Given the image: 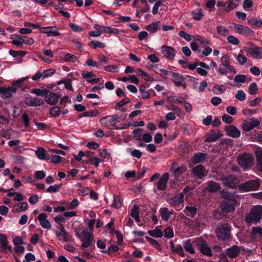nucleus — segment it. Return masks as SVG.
Masks as SVG:
<instances>
[{
  "instance_id": "1",
  "label": "nucleus",
  "mask_w": 262,
  "mask_h": 262,
  "mask_svg": "<svg viewBox=\"0 0 262 262\" xmlns=\"http://www.w3.org/2000/svg\"><path fill=\"white\" fill-rule=\"evenodd\" d=\"M262 217V206L256 205L252 207L245 217V222L248 224H257Z\"/></svg>"
},
{
  "instance_id": "2",
  "label": "nucleus",
  "mask_w": 262,
  "mask_h": 262,
  "mask_svg": "<svg viewBox=\"0 0 262 262\" xmlns=\"http://www.w3.org/2000/svg\"><path fill=\"white\" fill-rule=\"evenodd\" d=\"M237 161L238 165L245 170L250 169L254 164V158L250 154H240Z\"/></svg>"
},
{
  "instance_id": "3",
  "label": "nucleus",
  "mask_w": 262,
  "mask_h": 262,
  "mask_svg": "<svg viewBox=\"0 0 262 262\" xmlns=\"http://www.w3.org/2000/svg\"><path fill=\"white\" fill-rule=\"evenodd\" d=\"M220 180L222 181L224 186L227 187L235 189L239 183L238 177L234 174L228 176H222Z\"/></svg>"
},
{
  "instance_id": "4",
  "label": "nucleus",
  "mask_w": 262,
  "mask_h": 262,
  "mask_svg": "<svg viewBox=\"0 0 262 262\" xmlns=\"http://www.w3.org/2000/svg\"><path fill=\"white\" fill-rule=\"evenodd\" d=\"M260 186L258 179L250 180L238 186V189L241 191L248 192L250 191H255Z\"/></svg>"
},
{
  "instance_id": "5",
  "label": "nucleus",
  "mask_w": 262,
  "mask_h": 262,
  "mask_svg": "<svg viewBox=\"0 0 262 262\" xmlns=\"http://www.w3.org/2000/svg\"><path fill=\"white\" fill-rule=\"evenodd\" d=\"M231 227L228 224L219 226L216 230L217 238L222 241L228 240L231 238Z\"/></svg>"
},
{
  "instance_id": "6",
  "label": "nucleus",
  "mask_w": 262,
  "mask_h": 262,
  "mask_svg": "<svg viewBox=\"0 0 262 262\" xmlns=\"http://www.w3.org/2000/svg\"><path fill=\"white\" fill-rule=\"evenodd\" d=\"M77 234L82 240L81 247L83 248L89 247L93 241V235L86 229L83 230L80 234L77 232Z\"/></svg>"
},
{
  "instance_id": "7",
  "label": "nucleus",
  "mask_w": 262,
  "mask_h": 262,
  "mask_svg": "<svg viewBox=\"0 0 262 262\" xmlns=\"http://www.w3.org/2000/svg\"><path fill=\"white\" fill-rule=\"evenodd\" d=\"M196 245L201 252L204 255L207 256L212 255L211 249L208 247L206 242L203 239H200L196 241Z\"/></svg>"
},
{
  "instance_id": "8",
  "label": "nucleus",
  "mask_w": 262,
  "mask_h": 262,
  "mask_svg": "<svg viewBox=\"0 0 262 262\" xmlns=\"http://www.w3.org/2000/svg\"><path fill=\"white\" fill-rule=\"evenodd\" d=\"M260 124L259 121L255 118H252L249 120H245L243 121L242 127L245 132H248L252 129L254 127H257Z\"/></svg>"
},
{
  "instance_id": "9",
  "label": "nucleus",
  "mask_w": 262,
  "mask_h": 262,
  "mask_svg": "<svg viewBox=\"0 0 262 262\" xmlns=\"http://www.w3.org/2000/svg\"><path fill=\"white\" fill-rule=\"evenodd\" d=\"M244 50L249 53L251 56L256 58H262V48L254 46L253 47H245Z\"/></svg>"
},
{
  "instance_id": "10",
  "label": "nucleus",
  "mask_w": 262,
  "mask_h": 262,
  "mask_svg": "<svg viewBox=\"0 0 262 262\" xmlns=\"http://www.w3.org/2000/svg\"><path fill=\"white\" fill-rule=\"evenodd\" d=\"M24 103L26 105L29 106H38L44 104L43 101L39 98L32 97L31 96L27 97L25 98Z\"/></svg>"
},
{
  "instance_id": "11",
  "label": "nucleus",
  "mask_w": 262,
  "mask_h": 262,
  "mask_svg": "<svg viewBox=\"0 0 262 262\" xmlns=\"http://www.w3.org/2000/svg\"><path fill=\"white\" fill-rule=\"evenodd\" d=\"M192 172L195 177L200 179L207 175L205 167L201 164L194 166L192 169Z\"/></svg>"
},
{
  "instance_id": "12",
  "label": "nucleus",
  "mask_w": 262,
  "mask_h": 262,
  "mask_svg": "<svg viewBox=\"0 0 262 262\" xmlns=\"http://www.w3.org/2000/svg\"><path fill=\"white\" fill-rule=\"evenodd\" d=\"M236 203L237 202L224 201L222 202L220 207L223 212L227 213L235 210Z\"/></svg>"
},
{
  "instance_id": "13",
  "label": "nucleus",
  "mask_w": 262,
  "mask_h": 262,
  "mask_svg": "<svg viewBox=\"0 0 262 262\" xmlns=\"http://www.w3.org/2000/svg\"><path fill=\"white\" fill-rule=\"evenodd\" d=\"M161 52L164 57L168 59H172L176 55V51L173 48L167 46L161 47Z\"/></svg>"
},
{
  "instance_id": "14",
  "label": "nucleus",
  "mask_w": 262,
  "mask_h": 262,
  "mask_svg": "<svg viewBox=\"0 0 262 262\" xmlns=\"http://www.w3.org/2000/svg\"><path fill=\"white\" fill-rule=\"evenodd\" d=\"M222 136V134L220 133L219 130H211L207 134L205 142L208 143L214 142L219 139Z\"/></svg>"
},
{
  "instance_id": "15",
  "label": "nucleus",
  "mask_w": 262,
  "mask_h": 262,
  "mask_svg": "<svg viewBox=\"0 0 262 262\" xmlns=\"http://www.w3.org/2000/svg\"><path fill=\"white\" fill-rule=\"evenodd\" d=\"M225 130L227 133V135L232 138H238L241 135V132L234 125H229L226 126Z\"/></svg>"
},
{
  "instance_id": "16",
  "label": "nucleus",
  "mask_w": 262,
  "mask_h": 262,
  "mask_svg": "<svg viewBox=\"0 0 262 262\" xmlns=\"http://www.w3.org/2000/svg\"><path fill=\"white\" fill-rule=\"evenodd\" d=\"M241 250V247L234 245L226 250V254L230 258H234L239 255Z\"/></svg>"
},
{
  "instance_id": "17",
  "label": "nucleus",
  "mask_w": 262,
  "mask_h": 262,
  "mask_svg": "<svg viewBox=\"0 0 262 262\" xmlns=\"http://www.w3.org/2000/svg\"><path fill=\"white\" fill-rule=\"evenodd\" d=\"M234 27L236 33L244 35H249L253 33V31L247 26L234 24Z\"/></svg>"
},
{
  "instance_id": "18",
  "label": "nucleus",
  "mask_w": 262,
  "mask_h": 262,
  "mask_svg": "<svg viewBox=\"0 0 262 262\" xmlns=\"http://www.w3.org/2000/svg\"><path fill=\"white\" fill-rule=\"evenodd\" d=\"M207 155L205 153L199 152L194 155L193 157L190 159V162L193 164H196L201 162H204L206 161Z\"/></svg>"
},
{
  "instance_id": "19",
  "label": "nucleus",
  "mask_w": 262,
  "mask_h": 262,
  "mask_svg": "<svg viewBox=\"0 0 262 262\" xmlns=\"http://www.w3.org/2000/svg\"><path fill=\"white\" fill-rule=\"evenodd\" d=\"M172 80L177 86H182L184 88H185L186 86V82H184L183 83L184 78L182 75L178 73H172Z\"/></svg>"
},
{
  "instance_id": "20",
  "label": "nucleus",
  "mask_w": 262,
  "mask_h": 262,
  "mask_svg": "<svg viewBox=\"0 0 262 262\" xmlns=\"http://www.w3.org/2000/svg\"><path fill=\"white\" fill-rule=\"evenodd\" d=\"M16 91V88L14 87L2 88L0 86V93L3 98H9L12 96Z\"/></svg>"
},
{
  "instance_id": "21",
  "label": "nucleus",
  "mask_w": 262,
  "mask_h": 262,
  "mask_svg": "<svg viewBox=\"0 0 262 262\" xmlns=\"http://www.w3.org/2000/svg\"><path fill=\"white\" fill-rule=\"evenodd\" d=\"M169 179V173H164L157 183V189L160 190H163L166 188V184Z\"/></svg>"
},
{
  "instance_id": "22",
  "label": "nucleus",
  "mask_w": 262,
  "mask_h": 262,
  "mask_svg": "<svg viewBox=\"0 0 262 262\" xmlns=\"http://www.w3.org/2000/svg\"><path fill=\"white\" fill-rule=\"evenodd\" d=\"M221 189L220 185L213 181H209L204 190L209 192H215Z\"/></svg>"
},
{
  "instance_id": "23",
  "label": "nucleus",
  "mask_w": 262,
  "mask_h": 262,
  "mask_svg": "<svg viewBox=\"0 0 262 262\" xmlns=\"http://www.w3.org/2000/svg\"><path fill=\"white\" fill-rule=\"evenodd\" d=\"M38 220L42 227L47 229L51 228V224L49 221L47 220V215L46 214H39L38 216Z\"/></svg>"
},
{
  "instance_id": "24",
  "label": "nucleus",
  "mask_w": 262,
  "mask_h": 262,
  "mask_svg": "<svg viewBox=\"0 0 262 262\" xmlns=\"http://www.w3.org/2000/svg\"><path fill=\"white\" fill-rule=\"evenodd\" d=\"M183 199H184V194L182 192L177 194L175 195L174 196H172L169 201V203L172 206H176L177 205H179L181 203L183 202Z\"/></svg>"
},
{
  "instance_id": "25",
  "label": "nucleus",
  "mask_w": 262,
  "mask_h": 262,
  "mask_svg": "<svg viewBox=\"0 0 262 262\" xmlns=\"http://www.w3.org/2000/svg\"><path fill=\"white\" fill-rule=\"evenodd\" d=\"M59 96L57 94L50 93L49 95L45 96L46 102L50 105H55L58 101Z\"/></svg>"
},
{
  "instance_id": "26",
  "label": "nucleus",
  "mask_w": 262,
  "mask_h": 262,
  "mask_svg": "<svg viewBox=\"0 0 262 262\" xmlns=\"http://www.w3.org/2000/svg\"><path fill=\"white\" fill-rule=\"evenodd\" d=\"M28 207V205L27 202H20L13 206L12 212L14 213H18L26 210Z\"/></svg>"
},
{
  "instance_id": "27",
  "label": "nucleus",
  "mask_w": 262,
  "mask_h": 262,
  "mask_svg": "<svg viewBox=\"0 0 262 262\" xmlns=\"http://www.w3.org/2000/svg\"><path fill=\"white\" fill-rule=\"evenodd\" d=\"M37 157L40 160L50 159V156L47 154L46 150L42 147H38L35 152Z\"/></svg>"
},
{
  "instance_id": "28",
  "label": "nucleus",
  "mask_w": 262,
  "mask_h": 262,
  "mask_svg": "<svg viewBox=\"0 0 262 262\" xmlns=\"http://www.w3.org/2000/svg\"><path fill=\"white\" fill-rule=\"evenodd\" d=\"M173 210L169 211L166 207L161 208L159 210L160 215L163 220L167 221L168 220L170 215L173 214Z\"/></svg>"
},
{
  "instance_id": "29",
  "label": "nucleus",
  "mask_w": 262,
  "mask_h": 262,
  "mask_svg": "<svg viewBox=\"0 0 262 262\" xmlns=\"http://www.w3.org/2000/svg\"><path fill=\"white\" fill-rule=\"evenodd\" d=\"M221 196L223 198L226 200V201L229 202H237L236 201V197L234 193L227 191L223 190L221 192Z\"/></svg>"
},
{
  "instance_id": "30",
  "label": "nucleus",
  "mask_w": 262,
  "mask_h": 262,
  "mask_svg": "<svg viewBox=\"0 0 262 262\" xmlns=\"http://www.w3.org/2000/svg\"><path fill=\"white\" fill-rule=\"evenodd\" d=\"M255 156L256 158V168L258 171H262V150L256 151Z\"/></svg>"
},
{
  "instance_id": "31",
  "label": "nucleus",
  "mask_w": 262,
  "mask_h": 262,
  "mask_svg": "<svg viewBox=\"0 0 262 262\" xmlns=\"http://www.w3.org/2000/svg\"><path fill=\"white\" fill-rule=\"evenodd\" d=\"M0 244L3 247V250H8L10 251H12L11 246H8L7 237L6 235L0 233Z\"/></svg>"
},
{
  "instance_id": "32",
  "label": "nucleus",
  "mask_w": 262,
  "mask_h": 262,
  "mask_svg": "<svg viewBox=\"0 0 262 262\" xmlns=\"http://www.w3.org/2000/svg\"><path fill=\"white\" fill-rule=\"evenodd\" d=\"M160 25V22L157 21L146 26L145 29L150 33H154L159 30Z\"/></svg>"
},
{
  "instance_id": "33",
  "label": "nucleus",
  "mask_w": 262,
  "mask_h": 262,
  "mask_svg": "<svg viewBox=\"0 0 262 262\" xmlns=\"http://www.w3.org/2000/svg\"><path fill=\"white\" fill-rule=\"evenodd\" d=\"M56 235L59 237V240L63 242H69L72 239V236L65 230L60 232H56Z\"/></svg>"
},
{
  "instance_id": "34",
  "label": "nucleus",
  "mask_w": 262,
  "mask_h": 262,
  "mask_svg": "<svg viewBox=\"0 0 262 262\" xmlns=\"http://www.w3.org/2000/svg\"><path fill=\"white\" fill-rule=\"evenodd\" d=\"M170 171H172L176 177H179L182 173L186 171V169L184 166L178 167L174 168V164H173L171 167Z\"/></svg>"
},
{
  "instance_id": "35",
  "label": "nucleus",
  "mask_w": 262,
  "mask_h": 262,
  "mask_svg": "<svg viewBox=\"0 0 262 262\" xmlns=\"http://www.w3.org/2000/svg\"><path fill=\"white\" fill-rule=\"evenodd\" d=\"M185 212L186 214L191 217H193L196 214L197 208L193 206H186Z\"/></svg>"
},
{
  "instance_id": "36",
  "label": "nucleus",
  "mask_w": 262,
  "mask_h": 262,
  "mask_svg": "<svg viewBox=\"0 0 262 262\" xmlns=\"http://www.w3.org/2000/svg\"><path fill=\"white\" fill-rule=\"evenodd\" d=\"M49 92V91L45 89V90H41L40 89H33L31 93L32 94H34L38 96H42V97H45Z\"/></svg>"
},
{
  "instance_id": "37",
  "label": "nucleus",
  "mask_w": 262,
  "mask_h": 262,
  "mask_svg": "<svg viewBox=\"0 0 262 262\" xmlns=\"http://www.w3.org/2000/svg\"><path fill=\"white\" fill-rule=\"evenodd\" d=\"M99 114V112L97 110L94 111H90L88 112H85L83 113L79 114V117H94L98 116Z\"/></svg>"
},
{
  "instance_id": "38",
  "label": "nucleus",
  "mask_w": 262,
  "mask_h": 262,
  "mask_svg": "<svg viewBox=\"0 0 262 262\" xmlns=\"http://www.w3.org/2000/svg\"><path fill=\"white\" fill-rule=\"evenodd\" d=\"M148 233L152 237H162L163 233L162 231L159 229L158 228H156L154 230H149L148 231Z\"/></svg>"
},
{
  "instance_id": "39",
  "label": "nucleus",
  "mask_w": 262,
  "mask_h": 262,
  "mask_svg": "<svg viewBox=\"0 0 262 262\" xmlns=\"http://www.w3.org/2000/svg\"><path fill=\"white\" fill-rule=\"evenodd\" d=\"M184 248L185 250L191 254L194 253V250L192 248V244L190 239L187 240L184 242L183 244Z\"/></svg>"
},
{
  "instance_id": "40",
  "label": "nucleus",
  "mask_w": 262,
  "mask_h": 262,
  "mask_svg": "<svg viewBox=\"0 0 262 262\" xmlns=\"http://www.w3.org/2000/svg\"><path fill=\"white\" fill-rule=\"evenodd\" d=\"M102 32L104 33H108L110 34H119V30L118 29L112 28L108 27L102 26Z\"/></svg>"
},
{
  "instance_id": "41",
  "label": "nucleus",
  "mask_w": 262,
  "mask_h": 262,
  "mask_svg": "<svg viewBox=\"0 0 262 262\" xmlns=\"http://www.w3.org/2000/svg\"><path fill=\"white\" fill-rule=\"evenodd\" d=\"M171 247L173 252L178 253L179 255L184 257V253L183 252V247L181 246H178L176 248L174 247V245L172 242H170Z\"/></svg>"
},
{
  "instance_id": "42",
  "label": "nucleus",
  "mask_w": 262,
  "mask_h": 262,
  "mask_svg": "<svg viewBox=\"0 0 262 262\" xmlns=\"http://www.w3.org/2000/svg\"><path fill=\"white\" fill-rule=\"evenodd\" d=\"M122 203L121 201L120 197L118 195H114V202L112 204V206L115 208L118 209L121 207Z\"/></svg>"
},
{
  "instance_id": "43",
  "label": "nucleus",
  "mask_w": 262,
  "mask_h": 262,
  "mask_svg": "<svg viewBox=\"0 0 262 262\" xmlns=\"http://www.w3.org/2000/svg\"><path fill=\"white\" fill-rule=\"evenodd\" d=\"M89 45L92 49H94L97 47H99L101 49H103L105 47V45L103 43L97 40H94L90 42Z\"/></svg>"
},
{
  "instance_id": "44",
  "label": "nucleus",
  "mask_w": 262,
  "mask_h": 262,
  "mask_svg": "<svg viewBox=\"0 0 262 262\" xmlns=\"http://www.w3.org/2000/svg\"><path fill=\"white\" fill-rule=\"evenodd\" d=\"M216 30L217 31V33L224 36H227L229 33V30L225 28L224 26H219L216 27Z\"/></svg>"
},
{
  "instance_id": "45",
  "label": "nucleus",
  "mask_w": 262,
  "mask_h": 262,
  "mask_svg": "<svg viewBox=\"0 0 262 262\" xmlns=\"http://www.w3.org/2000/svg\"><path fill=\"white\" fill-rule=\"evenodd\" d=\"M183 98L182 97H180L178 98L174 96H170L167 97L168 101L174 103L182 104L183 103Z\"/></svg>"
},
{
  "instance_id": "46",
  "label": "nucleus",
  "mask_w": 262,
  "mask_h": 262,
  "mask_svg": "<svg viewBox=\"0 0 262 262\" xmlns=\"http://www.w3.org/2000/svg\"><path fill=\"white\" fill-rule=\"evenodd\" d=\"M130 102V99L128 97H125L122 100L120 101L116 104L115 108L116 110H119V108L123 106L124 105Z\"/></svg>"
},
{
  "instance_id": "47",
  "label": "nucleus",
  "mask_w": 262,
  "mask_h": 262,
  "mask_svg": "<svg viewBox=\"0 0 262 262\" xmlns=\"http://www.w3.org/2000/svg\"><path fill=\"white\" fill-rule=\"evenodd\" d=\"M248 24L256 26L258 27H262V19L257 20L254 18H251L248 20Z\"/></svg>"
},
{
  "instance_id": "48",
  "label": "nucleus",
  "mask_w": 262,
  "mask_h": 262,
  "mask_svg": "<svg viewBox=\"0 0 262 262\" xmlns=\"http://www.w3.org/2000/svg\"><path fill=\"white\" fill-rule=\"evenodd\" d=\"M168 109L174 111V114H177L179 117L183 115V111L180 108L173 104L170 105Z\"/></svg>"
},
{
  "instance_id": "49",
  "label": "nucleus",
  "mask_w": 262,
  "mask_h": 262,
  "mask_svg": "<svg viewBox=\"0 0 262 262\" xmlns=\"http://www.w3.org/2000/svg\"><path fill=\"white\" fill-rule=\"evenodd\" d=\"M226 5L227 4V7L225 9V10L227 12H229L234 8L237 7L238 5L234 4L233 2V0H229L227 2H226Z\"/></svg>"
},
{
  "instance_id": "50",
  "label": "nucleus",
  "mask_w": 262,
  "mask_h": 262,
  "mask_svg": "<svg viewBox=\"0 0 262 262\" xmlns=\"http://www.w3.org/2000/svg\"><path fill=\"white\" fill-rule=\"evenodd\" d=\"M61 188V184H56L50 186L47 189V191L49 193L56 192L59 190Z\"/></svg>"
},
{
  "instance_id": "51",
  "label": "nucleus",
  "mask_w": 262,
  "mask_h": 262,
  "mask_svg": "<svg viewBox=\"0 0 262 262\" xmlns=\"http://www.w3.org/2000/svg\"><path fill=\"white\" fill-rule=\"evenodd\" d=\"M64 60L66 61L75 62L78 60V58L74 55L71 54L70 53H67L65 55Z\"/></svg>"
},
{
  "instance_id": "52",
  "label": "nucleus",
  "mask_w": 262,
  "mask_h": 262,
  "mask_svg": "<svg viewBox=\"0 0 262 262\" xmlns=\"http://www.w3.org/2000/svg\"><path fill=\"white\" fill-rule=\"evenodd\" d=\"M258 88L256 83L253 82L250 84L248 92L251 95H255L257 93Z\"/></svg>"
},
{
  "instance_id": "53",
  "label": "nucleus",
  "mask_w": 262,
  "mask_h": 262,
  "mask_svg": "<svg viewBox=\"0 0 262 262\" xmlns=\"http://www.w3.org/2000/svg\"><path fill=\"white\" fill-rule=\"evenodd\" d=\"M145 238L147 239V241L151 244L155 248L160 250V246L158 243V242L154 239L146 236L145 237Z\"/></svg>"
},
{
  "instance_id": "54",
  "label": "nucleus",
  "mask_w": 262,
  "mask_h": 262,
  "mask_svg": "<svg viewBox=\"0 0 262 262\" xmlns=\"http://www.w3.org/2000/svg\"><path fill=\"white\" fill-rule=\"evenodd\" d=\"M109 118L111 119V120L112 121V122H114L115 121H119L118 119H119V116L118 115L109 116H107V117L101 118L100 120V122L101 123L104 124V121H105V120L106 119H109Z\"/></svg>"
},
{
  "instance_id": "55",
  "label": "nucleus",
  "mask_w": 262,
  "mask_h": 262,
  "mask_svg": "<svg viewBox=\"0 0 262 262\" xmlns=\"http://www.w3.org/2000/svg\"><path fill=\"white\" fill-rule=\"evenodd\" d=\"M192 14H193V18L196 20H201L202 19L203 16L204 15V14L203 13L202 10L201 9H199L198 10V12H192Z\"/></svg>"
},
{
  "instance_id": "56",
  "label": "nucleus",
  "mask_w": 262,
  "mask_h": 262,
  "mask_svg": "<svg viewBox=\"0 0 262 262\" xmlns=\"http://www.w3.org/2000/svg\"><path fill=\"white\" fill-rule=\"evenodd\" d=\"M55 73V70L54 69H49L45 70L42 73L43 78H46L52 76Z\"/></svg>"
},
{
  "instance_id": "57",
  "label": "nucleus",
  "mask_w": 262,
  "mask_h": 262,
  "mask_svg": "<svg viewBox=\"0 0 262 262\" xmlns=\"http://www.w3.org/2000/svg\"><path fill=\"white\" fill-rule=\"evenodd\" d=\"M60 111V110L58 106H54L50 110V114L53 117H57L59 115Z\"/></svg>"
},
{
  "instance_id": "58",
  "label": "nucleus",
  "mask_w": 262,
  "mask_h": 262,
  "mask_svg": "<svg viewBox=\"0 0 262 262\" xmlns=\"http://www.w3.org/2000/svg\"><path fill=\"white\" fill-rule=\"evenodd\" d=\"M227 41L230 44L234 45H237L239 43V40L236 37L234 36L230 35L227 37Z\"/></svg>"
},
{
  "instance_id": "59",
  "label": "nucleus",
  "mask_w": 262,
  "mask_h": 262,
  "mask_svg": "<svg viewBox=\"0 0 262 262\" xmlns=\"http://www.w3.org/2000/svg\"><path fill=\"white\" fill-rule=\"evenodd\" d=\"M9 53L13 57H16L18 55L24 56L26 54L27 52L24 51H16L13 50H10L9 51Z\"/></svg>"
},
{
  "instance_id": "60",
  "label": "nucleus",
  "mask_w": 262,
  "mask_h": 262,
  "mask_svg": "<svg viewBox=\"0 0 262 262\" xmlns=\"http://www.w3.org/2000/svg\"><path fill=\"white\" fill-rule=\"evenodd\" d=\"M173 236V230L169 227L164 230V237L166 238H171Z\"/></svg>"
},
{
  "instance_id": "61",
  "label": "nucleus",
  "mask_w": 262,
  "mask_h": 262,
  "mask_svg": "<svg viewBox=\"0 0 262 262\" xmlns=\"http://www.w3.org/2000/svg\"><path fill=\"white\" fill-rule=\"evenodd\" d=\"M235 97L237 99L242 101L245 99L246 95L243 91L238 90Z\"/></svg>"
},
{
  "instance_id": "62",
  "label": "nucleus",
  "mask_w": 262,
  "mask_h": 262,
  "mask_svg": "<svg viewBox=\"0 0 262 262\" xmlns=\"http://www.w3.org/2000/svg\"><path fill=\"white\" fill-rule=\"evenodd\" d=\"M246 77L244 75L238 74L234 77V81L237 83H244L245 82Z\"/></svg>"
},
{
  "instance_id": "63",
  "label": "nucleus",
  "mask_w": 262,
  "mask_h": 262,
  "mask_svg": "<svg viewBox=\"0 0 262 262\" xmlns=\"http://www.w3.org/2000/svg\"><path fill=\"white\" fill-rule=\"evenodd\" d=\"M46 34L48 37L50 36H57L60 35V33L58 30H53L52 29H48Z\"/></svg>"
},
{
  "instance_id": "64",
  "label": "nucleus",
  "mask_w": 262,
  "mask_h": 262,
  "mask_svg": "<svg viewBox=\"0 0 262 262\" xmlns=\"http://www.w3.org/2000/svg\"><path fill=\"white\" fill-rule=\"evenodd\" d=\"M252 235L256 236L257 234H259L262 237V228L260 227H253L251 231Z\"/></svg>"
}]
</instances>
